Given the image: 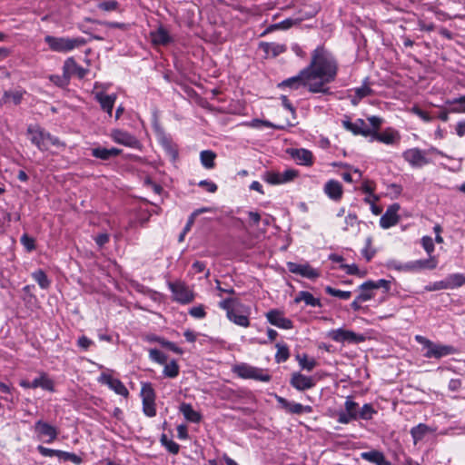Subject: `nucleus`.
Wrapping results in <instances>:
<instances>
[{
  "label": "nucleus",
  "mask_w": 465,
  "mask_h": 465,
  "mask_svg": "<svg viewBox=\"0 0 465 465\" xmlns=\"http://www.w3.org/2000/svg\"><path fill=\"white\" fill-rule=\"evenodd\" d=\"M323 192L331 201L340 202L343 195V187L339 181L331 179L325 183Z\"/></svg>",
  "instance_id": "obj_20"
},
{
  "label": "nucleus",
  "mask_w": 465,
  "mask_h": 465,
  "mask_svg": "<svg viewBox=\"0 0 465 465\" xmlns=\"http://www.w3.org/2000/svg\"><path fill=\"white\" fill-rule=\"evenodd\" d=\"M33 389L41 388L47 391H54V383L45 372H40L39 376L32 381Z\"/></svg>",
  "instance_id": "obj_26"
},
{
  "label": "nucleus",
  "mask_w": 465,
  "mask_h": 465,
  "mask_svg": "<svg viewBox=\"0 0 465 465\" xmlns=\"http://www.w3.org/2000/svg\"><path fill=\"white\" fill-rule=\"evenodd\" d=\"M168 287L173 294L174 300L180 303L186 304L193 302L194 296L193 292L181 282H168Z\"/></svg>",
  "instance_id": "obj_7"
},
{
  "label": "nucleus",
  "mask_w": 465,
  "mask_h": 465,
  "mask_svg": "<svg viewBox=\"0 0 465 465\" xmlns=\"http://www.w3.org/2000/svg\"><path fill=\"white\" fill-rule=\"evenodd\" d=\"M94 99L99 103L103 111L109 116L113 114V109L115 104L117 95L115 94H107L103 91L94 92Z\"/></svg>",
  "instance_id": "obj_18"
},
{
  "label": "nucleus",
  "mask_w": 465,
  "mask_h": 465,
  "mask_svg": "<svg viewBox=\"0 0 465 465\" xmlns=\"http://www.w3.org/2000/svg\"><path fill=\"white\" fill-rule=\"evenodd\" d=\"M122 153L121 149L118 148H104V147H95L91 150L92 156L107 161L110 160L113 157L118 156Z\"/></svg>",
  "instance_id": "obj_27"
},
{
  "label": "nucleus",
  "mask_w": 465,
  "mask_h": 465,
  "mask_svg": "<svg viewBox=\"0 0 465 465\" xmlns=\"http://www.w3.org/2000/svg\"><path fill=\"white\" fill-rule=\"evenodd\" d=\"M24 92L22 91H7L4 94L5 103L12 102L14 104H20L23 99Z\"/></svg>",
  "instance_id": "obj_47"
},
{
  "label": "nucleus",
  "mask_w": 465,
  "mask_h": 465,
  "mask_svg": "<svg viewBox=\"0 0 465 465\" xmlns=\"http://www.w3.org/2000/svg\"><path fill=\"white\" fill-rule=\"evenodd\" d=\"M358 419V415L349 413L346 411H340L338 412V418L337 420L339 423L341 424H348L351 420H355Z\"/></svg>",
  "instance_id": "obj_55"
},
{
  "label": "nucleus",
  "mask_w": 465,
  "mask_h": 465,
  "mask_svg": "<svg viewBox=\"0 0 465 465\" xmlns=\"http://www.w3.org/2000/svg\"><path fill=\"white\" fill-rule=\"evenodd\" d=\"M143 411L147 417H154L156 415L155 401H142Z\"/></svg>",
  "instance_id": "obj_53"
},
{
  "label": "nucleus",
  "mask_w": 465,
  "mask_h": 465,
  "mask_svg": "<svg viewBox=\"0 0 465 465\" xmlns=\"http://www.w3.org/2000/svg\"><path fill=\"white\" fill-rule=\"evenodd\" d=\"M27 134L33 144L40 151L47 150V143H45V130L37 124H31L27 127Z\"/></svg>",
  "instance_id": "obj_13"
},
{
  "label": "nucleus",
  "mask_w": 465,
  "mask_h": 465,
  "mask_svg": "<svg viewBox=\"0 0 465 465\" xmlns=\"http://www.w3.org/2000/svg\"><path fill=\"white\" fill-rule=\"evenodd\" d=\"M98 381L102 384L107 385L111 390H113L116 394L121 396H127L129 394L128 390L124 386V384L116 378H114L112 375L103 372L99 378Z\"/></svg>",
  "instance_id": "obj_14"
},
{
  "label": "nucleus",
  "mask_w": 465,
  "mask_h": 465,
  "mask_svg": "<svg viewBox=\"0 0 465 465\" xmlns=\"http://www.w3.org/2000/svg\"><path fill=\"white\" fill-rule=\"evenodd\" d=\"M343 127L351 132L355 135H362V136H370L372 134L371 129L366 124L363 119H357L355 122H351L350 120L342 121Z\"/></svg>",
  "instance_id": "obj_16"
},
{
  "label": "nucleus",
  "mask_w": 465,
  "mask_h": 465,
  "mask_svg": "<svg viewBox=\"0 0 465 465\" xmlns=\"http://www.w3.org/2000/svg\"><path fill=\"white\" fill-rule=\"evenodd\" d=\"M250 307L242 303L241 305H238L233 312H229L227 318L234 324L246 328L250 326Z\"/></svg>",
  "instance_id": "obj_11"
},
{
  "label": "nucleus",
  "mask_w": 465,
  "mask_h": 465,
  "mask_svg": "<svg viewBox=\"0 0 465 465\" xmlns=\"http://www.w3.org/2000/svg\"><path fill=\"white\" fill-rule=\"evenodd\" d=\"M361 458L375 465H391V461L386 460L384 454L377 450L361 452Z\"/></svg>",
  "instance_id": "obj_24"
},
{
  "label": "nucleus",
  "mask_w": 465,
  "mask_h": 465,
  "mask_svg": "<svg viewBox=\"0 0 465 465\" xmlns=\"http://www.w3.org/2000/svg\"><path fill=\"white\" fill-rule=\"evenodd\" d=\"M371 287L374 290V292L378 289H382L384 293H387L391 289V282L380 279L378 281H369Z\"/></svg>",
  "instance_id": "obj_52"
},
{
  "label": "nucleus",
  "mask_w": 465,
  "mask_h": 465,
  "mask_svg": "<svg viewBox=\"0 0 465 465\" xmlns=\"http://www.w3.org/2000/svg\"><path fill=\"white\" fill-rule=\"evenodd\" d=\"M290 384L297 391H302L313 388L316 382L312 377L305 376L301 372H293Z\"/></svg>",
  "instance_id": "obj_17"
},
{
  "label": "nucleus",
  "mask_w": 465,
  "mask_h": 465,
  "mask_svg": "<svg viewBox=\"0 0 465 465\" xmlns=\"http://www.w3.org/2000/svg\"><path fill=\"white\" fill-rule=\"evenodd\" d=\"M151 38L153 43L157 45H167L173 41L168 31L163 26H160L155 31L151 32Z\"/></svg>",
  "instance_id": "obj_30"
},
{
  "label": "nucleus",
  "mask_w": 465,
  "mask_h": 465,
  "mask_svg": "<svg viewBox=\"0 0 465 465\" xmlns=\"http://www.w3.org/2000/svg\"><path fill=\"white\" fill-rule=\"evenodd\" d=\"M287 268L290 272L307 278L309 280H315L321 275L320 271L312 267L308 262L297 263L289 262H287Z\"/></svg>",
  "instance_id": "obj_9"
},
{
  "label": "nucleus",
  "mask_w": 465,
  "mask_h": 465,
  "mask_svg": "<svg viewBox=\"0 0 465 465\" xmlns=\"http://www.w3.org/2000/svg\"><path fill=\"white\" fill-rule=\"evenodd\" d=\"M447 286L449 289H455L465 284V274L463 273H452L448 275L446 278Z\"/></svg>",
  "instance_id": "obj_39"
},
{
  "label": "nucleus",
  "mask_w": 465,
  "mask_h": 465,
  "mask_svg": "<svg viewBox=\"0 0 465 465\" xmlns=\"http://www.w3.org/2000/svg\"><path fill=\"white\" fill-rule=\"evenodd\" d=\"M268 322L280 329L290 330L292 328V322L285 318L282 312L278 310H271L266 313Z\"/></svg>",
  "instance_id": "obj_19"
},
{
  "label": "nucleus",
  "mask_w": 465,
  "mask_h": 465,
  "mask_svg": "<svg viewBox=\"0 0 465 465\" xmlns=\"http://www.w3.org/2000/svg\"><path fill=\"white\" fill-rule=\"evenodd\" d=\"M295 302H304L308 306L321 308L322 306L320 299L315 298L311 292L301 291L294 299Z\"/></svg>",
  "instance_id": "obj_33"
},
{
  "label": "nucleus",
  "mask_w": 465,
  "mask_h": 465,
  "mask_svg": "<svg viewBox=\"0 0 465 465\" xmlns=\"http://www.w3.org/2000/svg\"><path fill=\"white\" fill-rule=\"evenodd\" d=\"M310 84H313V81H312L306 68H303L297 75L283 80L279 86L282 88L288 87L292 90L306 87L310 92Z\"/></svg>",
  "instance_id": "obj_5"
},
{
  "label": "nucleus",
  "mask_w": 465,
  "mask_h": 465,
  "mask_svg": "<svg viewBox=\"0 0 465 465\" xmlns=\"http://www.w3.org/2000/svg\"><path fill=\"white\" fill-rule=\"evenodd\" d=\"M411 112L416 114L417 116H419L422 121H424L425 123H430L432 121V117L429 114V113L421 110L420 107L418 106H413L411 108Z\"/></svg>",
  "instance_id": "obj_61"
},
{
  "label": "nucleus",
  "mask_w": 465,
  "mask_h": 465,
  "mask_svg": "<svg viewBox=\"0 0 465 465\" xmlns=\"http://www.w3.org/2000/svg\"><path fill=\"white\" fill-rule=\"evenodd\" d=\"M161 345L177 354L183 353V351L180 347H178L175 343L169 341L165 339H163V341H161Z\"/></svg>",
  "instance_id": "obj_64"
},
{
  "label": "nucleus",
  "mask_w": 465,
  "mask_h": 465,
  "mask_svg": "<svg viewBox=\"0 0 465 465\" xmlns=\"http://www.w3.org/2000/svg\"><path fill=\"white\" fill-rule=\"evenodd\" d=\"M344 227H342L343 231H348L350 228H352L360 223L358 221L357 215L355 213H349L344 220Z\"/></svg>",
  "instance_id": "obj_57"
},
{
  "label": "nucleus",
  "mask_w": 465,
  "mask_h": 465,
  "mask_svg": "<svg viewBox=\"0 0 465 465\" xmlns=\"http://www.w3.org/2000/svg\"><path fill=\"white\" fill-rule=\"evenodd\" d=\"M298 175V172L293 169H287L282 173L267 172L264 174V180L270 184H282L292 181Z\"/></svg>",
  "instance_id": "obj_12"
},
{
  "label": "nucleus",
  "mask_w": 465,
  "mask_h": 465,
  "mask_svg": "<svg viewBox=\"0 0 465 465\" xmlns=\"http://www.w3.org/2000/svg\"><path fill=\"white\" fill-rule=\"evenodd\" d=\"M293 158L299 164L310 165L312 163V154L306 149H297L292 153Z\"/></svg>",
  "instance_id": "obj_37"
},
{
  "label": "nucleus",
  "mask_w": 465,
  "mask_h": 465,
  "mask_svg": "<svg viewBox=\"0 0 465 465\" xmlns=\"http://www.w3.org/2000/svg\"><path fill=\"white\" fill-rule=\"evenodd\" d=\"M33 279L38 283L40 288L47 289L50 286V281L47 278L46 273L39 269L32 273Z\"/></svg>",
  "instance_id": "obj_43"
},
{
  "label": "nucleus",
  "mask_w": 465,
  "mask_h": 465,
  "mask_svg": "<svg viewBox=\"0 0 465 465\" xmlns=\"http://www.w3.org/2000/svg\"><path fill=\"white\" fill-rule=\"evenodd\" d=\"M179 411L185 420L190 422L199 423L202 420L201 413L194 411L190 403L183 402L179 407Z\"/></svg>",
  "instance_id": "obj_29"
},
{
  "label": "nucleus",
  "mask_w": 465,
  "mask_h": 465,
  "mask_svg": "<svg viewBox=\"0 0 465 465\" xmlns=\"http://www.w3.org/2000/svg\"><path fill=\"white\" fill-rule=\"evenodd\" d=\"M215 158V153L211 150H204L200 153L201 163L206 169H212L214 167Z\"/></svg>",
  "instance_id": "obj_40"
},
{
  "label": "nucleus",
  "mask_w": 465,
  "mask_h": 465,
  "mask_svg": "<svg viewBox=\"0 0 465 465\" xmlns=\"http://www.w3.org/2000/svg\"><path fill=\"white\" fill-rule=\"evenodd\" d=\"M163 375L167 378H176L179 374V365L175 360L164 364Z\"/></svg>",
  "instance_id": "obj_44"
},
{
  "label": "nucleus",
  "mask_w": 465,
  "mask_h": 465,
  "mask_svg": "<svg viewBox=\"0 0 465 465\" xmlns=\"http://www.w3.org/2000/svg\"><path fill=\"white\" fill-rule=\"evenodd\" d=\"M324 290H325V292L328 293L329 295L337 297L341 300H349L351 296V292L338 290V289L332 288L331 286H326Z\"/></svg>",
  "instance_id": "obj_49"
},
{
  "label": "nucleus",
  "mask_w": 465,
  "mask_h": 465,
  "mask_svg": "<svg viewBox=\"0 0 465 465\" xmlns=\"http://www.w3.org/2000/svg\"><path fill=\"white\" fill-rule=\"evenodd\" d=\"M260 49L265 53L266 56L276 57L286 51V46L277 43L262 42Z\"/></svg>",
  "instance_id": "obj_28"
},
{
  "label": "nucleus",
  "mask_w": 465,
  "mask_h": 465,
  "mask_svg": "<svg viewBox=\"0 0 465 465\" xmlns=\"http://www.w3.org/2000/svg\"><path fill=\"white\" fill-rule=\"evenodd\" d=\"M198 185L203 189H205L209 193H215L218 189L216 183L209 180H202L198 183Z\"/></svg>",
  "instance_id": "obj_63"
},
{
  "label": "nucleus",
  "mask_w": 465,
  "mask_h": 465,
  "mask_svg": "<svg viewBox=\"0 0 465 465\" xmlns=\"http://www.w3.org/2000/svg\"><path fill=\"white\" fill-rule=\"evenodd\" d=\"M142 401H155V391L151 383H143L141 389Z\"/></svg>",
  "instance_id": "obj_48"
},
{
  "label": "nucleus",
  "mask_w": 465,
  "mask_h": 465,
  "mask_svg": "<svg viewBox=\"0 0 465 465\" xmlns=\"http://www.w3.org/2000/svg\"><path fill=\"white\" fill-rule=\"evenodd\" d=\"M445 104L450 106V112L452 114L465 113V95L448 99Z\"/></svg>",
  "instance_id": "obj_36"
},
{
  "label": "nucleus",
  "mask_w": 465,
  "mask_h": 465,
  "mask_svg": "<svg viewBox=\"0 0 465 465\" xmlns=\"http://www.w3.org/2000/svg\"><path fill=\"white\" fill-rule=\"evenodd\" d=\"M63 72L70 79L74 75L82 79L87 74L88 70L79 65L73 57H69L64 63Z\"/></svg>",
  "instance_id": "obj_22"
},
{
  "label": "nucleus",
  "mask_w": 465,
  "mask_h": 465,
  "mask_svg": "<svg viewBox=\"0 0 465 465\" xmlns=\"http://www.w3.org/2000/svg\"><path fill=\"white\" fill-rule=\"evenodd\" d=\"M242 302L238 299L233 298H226L219 302V307L226 312V316L229 315V312H233L238 305H241Z\"/></svg>",
  "instance_id": "obj_42"
},
{
  "label": "nucleus",
  "mask_w": 465,
  "mask_h": 465,
  "mask_svg": "<svg viewBox=\"0 0 465 465\" xmlns=\"http://www.w3.org/2000/svg\"><path fill=\"white\" fill-rule=\"evenodd\" d=\"M377 413V411L374 410L371 404L365 403L358 413V419H361L364 420H371L373 415Z\"/></svg>",
  "instance_id": "obj_45"
},
{
  "label": "nucleus",
  "mask_w": 465,
  "mask_h": 465,
  "mask_svg": "<svg viewBox=\"0 0 465 465\" xmlns=\"http://www.w3.org/2000/svg\"><path fill=\"white\" fill-rule=\"evenodd\" d=\"M368 78H366L363 82V84L360 87H355L352 89L354 95L351 97V104L357 105L359 102L372 94V90L368 85Z\"/></svg>",
  "instance_id": "obj_32"
},
{
  "label": "nucleus",
  "mask_w": 465,
  "mask_h": 465,
  "mask_svg": "<svg viewBox=\"0 0 465 465\" xmlns=\"http://www.w3.org/2000/svg\"><path fill=\"white\" fill-rule=\"evenodd\" d=\"M328 337L336 342L348 341L351 343H359L364 341L363 335L357 334L352 331L342 328L331 330L328 332Z\"/></svg>",
  "instance_id": "obj_8"
},
{
  "label": "nucleus",
  "mask_w": 465,
  "mask_h": 465,
  "mask_svg": "<svg viewBox=\"0 0 465 465\" xmlns=\"http://www.w3.org/2000/svg\"><path fill=\"white\" fill-rule=\"evenodd\" d=\"M427 153L441 154V153L435 147H431L427 152L422 151L420 148H411L403 152L402 157L412 167L420 168L430 163V161L426 157Z\"/></svg>",
  "instance_id": "obj_4"
},
{
  "label": "nucleus",
  "mask_w": 465,
  "mask_h": 465,
  "mask_svg": "<svg viewBox=\"0 0 465 465\" xmlns=\"http://www.w3.org/2000/svg\"><path fill=\"white\" fill-rule=\"evenodd\" d=\"M20 242L28 252H31L35 249V239L33 237L29 236L27 233H24L21 236Z\"/></svg>",
  "instance_id": "obj_54"
},
{
  "label": "nucleus",
  "mask_w": 465,
  "mask_h": 465,
  "mask_svg": "<svg viewBox=\"0 0 465 465\" xmlns=\"http://www.w3.org/2000/svg\"><path fill=\"white\" fill-rule=\"evenodd\" d=\"M389 267L399 272H411V262L402 263L399 261L393 260L390 262Z\"/></svg>",
  "instance_id": "obj_56"
},
{
  "label": "nucleus",
  "mask_w": 465,
  "mask_h": 465,
  "mask_svg": "<svg viewBox=\"0 0 465 465\" xmlns=\"http://www.w3.org/2000/svg\"><path fill=\"white\" fill-rule=\"evenodd\" d=\"M400 209V205L398 203H394L386 210L385 213L380 219V226L383 229H389L399 222L398 211Z\"/></svg>",
  "instance_id": "obj_21"
},
{
  "label": "nucleus",
  "mask_w": 465,
  "mask_h": 465,
  "mask_svg": "<svg viewBox=\"0 0 465 465\" xmlns=\"http://www.w3.org/2000/svg\"><path fill=\"white\" fill-rule=\"evenodd\" d=\"M149 358L151 361L162 365L165 364V362L167 361V355H165L157 349L149 350Z\"/></svg>",
  "instance_id": "obj_51"
},
{
  "label": "nucleus",
  "mask_w": 465,
  "mask_h": 465,
  "mask_svg": "<svg viewBox=\"0 0 465 465\" xmlns=\"http://www.w3.org/2000/svg\"><path fill=\"white\" fill-rule=\"evenodd\" d=\"M189 314L196 319H203L205 317L206 312L203 305H198L189 310Z\"/></svg>",
  "instance_id": "obj_62"
},
{
  "label": "nucleus",
  "mask_w": 465,
  "mask_h": 465,
  "mask_svg": "<svg viewBox=\"0 0 465 465\" xmlns=\"http://www.w3.org/2000/svg\"><path fill=\"white\" fill-rule=\"evenodd\" d=\"M296 359L299 362L300 367L307 371H312L317 365L316 360L313 358H309L307 354H298L296 356Z\"/></svg>",
  "instance_id": "obj_41"
},
{
  "label": "nucleus",
  "mask_w": 465,
  "mask_h": 465,
  "mask_svg": "<svg viewBox=\"0 0 465 465\" xmlns=\"http://www.w3.org/2000/svg\"><path fill=\"white\" fill-rule=\"evenodd\" d=\"M245 125L252 127V128H256V129H261L262 127H270V128H273L276 130H284L285 129L284 125L275 124L270 121L261 120V119H252V121L245 123Z\"/></svg>",
  "instance_id": "obj_38"
},
{
  "label": "nucleus",
  "mask_w": 465,
  "mask_h": 465,
  "mask_svg": "<svg viewBox=\"0 0 465 465\" xmlns=\"http://www.w3.org/2000/svg\"><path fill=\"white\" fill-rule=\"evenodd\" d=\"M361 191L367 194H370L374 200H378V196L373 193L375 186L371 181H364L361 187Z\"/></svg>",
  "instance_id": "obj_60"
},
{
  "label": "nucleus",
  "mask_w": 465,
  "mask_h": 465,
  "mask_svg": "<svg viewBox=\"0 0 465 465\" xmlns=\"http://www.w3.org/2000/svg\"><path fill=\"white\" fill-rule=\"evenodd\" d=\"M276 347H277V352L275 354L276 362H278V363L285 362L290 357V352H289L288 347L286 345H282L279 343L276 344Z\"/></svg>",
  "instance_id": "obj_50"
},
{
  "label": "nucleus",
  "mask_w": 465,
  "mask_h": 465,
  "mask_svg": "<svg viewBox=\"0 0 465 465\" xmlns=\"http://www.w3.org/2000/svg\"><path fill=\"white\" fill-rule=\"evenodd\" d=\"M35 432L40 440H43L45 443L54 442L58 436V430L54 426L49 424L46 421L39 420L35 423Z\"/></svg>",
  "instance_id": "obj_6"
},
{
  "label": "nucleus",
  "mask_w": 465,
  "mask_h": 465,
  "mask_svg": "<svg viewBox=\"0 0 465 465\" xmlns=\"http://www.w3.org/2000/svg\"><path fill=\"white\" fill-rule=\"evenodd\" d=\"M305 68L313 81V84H310V92L330 94V87L326 84L336 79L339 70L334 55L323 46H318L312 53L311 62Z\"/></svg>",
  "instance_id": "obj_1"
},
{
  "label": "nucleus",
  "mask_w": 465,
  "mask_h": 465,
  "mask_svg": "<svg viewBox=\"0 0 465 465\" xmlns=\"http://www.w3.org/2000/svg\"><path fill=\"white\" fill-rule=\"evenodd\" d=\"M372 138L385 144H393L400 140V134L393 129H386L381 133L372 132Z\"/></svg>",
  "instance_id": "obj_25"
},
{
  "label": "nucleus",
  "mask_w": 465,
  "mask_h": 465,
  "mask_svg": "<svg viewBox=\"0 0 465 465\" xmlns=\"http://www.w3.org/2000/svg\"><path fill=\"white\" fill-rule=\"evenodd\" d=\"M421 245L430 256L434 252V243L431 237L423 236L421 238Z\"/></svg>",
  "instance_id": "obj_59"
},
{
  "label": "nucleus",
  "mask_w": 465,
  "mask_h": 465,
  "mask_svg": "<svg viewBox=\"0 0 465 465\" xmlns=\"http://www.w3.org/2000/svg\"><path fill=\"white\" fill-rule=\"evenodd\" d=\"M438 262L434 256H430L429 259L416 260L411 262V272H418L425 269L432 270L437 267Z\"/></svg>",
  "instance_id": "obj_31"
},
{
  "label": "nucleus",
  "mask_w": 465,
  "mask_h": 465,
  "mask_svg": "<svg viewBox=\"0 0 465 465\" xmlns=\"http://www.w3.org/2000/svg\"><path fill=\"white\" fill-rule=\"evenodd\" d=\"M275 399L282 409L292 414L310 413L312 411L311 406H304L298 402L289 401L282 396L275 395Z\"/></svg>",
  "instance_id": "obj_15"
},
{
  "label": "nucleus",
  "mask_w": 465,
  "mask_h": 465,
  "mask_svg": "<svg viewBox=\"0 0 465 465\" xmlns=\"http://www.w3.org/2000/svg\"><path fill=\"white\" fill-rule=\"evenodd\" d=\"M232 371L242 379H252L264 382H268L272 379L271 375L268 374L266 371L244 362L235 364Z\"/></svg>",
  "instance_id": "obj_3"
},
{
  "label": "nucleus",
  "mask_w": 465,
  "mask_h": 465,
  "mask_svg": "<svg viewBox=\"0 0 465 465\" xmlns=\"http://www.w3.org/2000/svg\"><path fill=\"white\" fill-rule=\"evenodd\" d=\"M430 431V428L424 423H420L417 426L411 428V435L412 437L413 443L416 445L419 441L423 440L426 434Z\"/></svg>",
  "instance_id": "obj_34"
},
{
  "label": "nucleus",
  "mask_w": 465,
  "mask_h": 465,
  "mask_svg": "<svg viewBox=\"0 0 465 465\" xmlns=\"http://www.w3.org/2000/svg\"><path fill=\"white\" fill-rule=\"evenodd\" d=\"M50 80L56 84L57 86L64 87L69 84L70 78L64 74L63 72V75H51Z\"/></svg>",
  "instance_id": "obj_58"
},
{
  "label": "nucleus",
  "mask_w": 465,
  "mask_h": 465,
  "mask_svg": "<svg viewBox=\"0 0 465 465\" xmlns=\"http://www.w3.org/2000/svg\"><path fill=\"white\" fill-rule=\"evenodd\" d=\"M110 136L114 143L126 147L138 148L140 145V142L134 135L121 129H113Z\"/></svg>",
  "instance_id": "obj_10"
},
{
  "label": "nucleus",
  "mask_w": 465,
  "mask_h": 465,
  "mask_svg": "<svg viewBox=\"0 0 465 465\" xmlns=\"http://www.w3.org/2000/svg\"><path fill=\"white\" fill-rule=\"evenodd\" d=\"M45 42L48 45L50 50L57 53H67L86 44L83 37H56L46 35Z\"/></svg>",
  "instance_id": "obj_2"
},
{
  "label": "nucleus",
  "mask_w": 465,
  "mask_h": 465,
  "mask_svg": "<svg viewBox=\"0 0 465 465\" xmlns=\"http://www.w3.org/2000/svg\"><path fill=\"white\" fill-rule=\"evenodd\" d=\"M454 351V348L450 345L436 344L432 342V345H430L427 351L424 353V357L440 359L452 354Z\"/></svg>",
  "instance_id": "obj_23"
},
{
  "label": "nucleus",
  "mask_w": 465,
  "mask_h": 465,
  "mask_svg": "<svg viewBox=\"0 0 465 465\" xmlns=\"http://www.w3.org/2000/svg\"><path fill=\"white\" fill-rule=\"evenodd\" d=\"M160 441L163 446L172 454H177L180 450V446L175 441L169 440L165 434L161 436Z\"/></svg>",
  "instance_id": "obj_46"
},
{
  "label": "nucleus",
  "mask_w": 465,
  "mask_h": 465,
  "mask_svg": "<svg viewBox=\"0 0 465 465\" xmlns=\"http://www.w3.org/2000/svg\"><path fill=\"white\" fill-rule=\"evenodd\" d=\"M358 289L360 292L359 294L357 295L358 301H362L363 302H365L371 300L375 296V292L372 289V287H371L369 281H366L363 283H361Z\"/></svg>",
  "instance_id": "obj_35"
}]
</instances>
